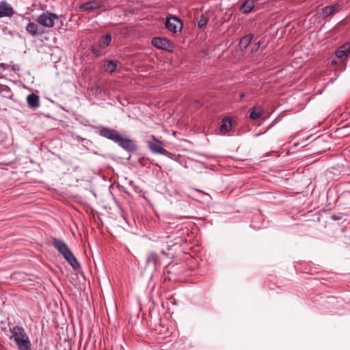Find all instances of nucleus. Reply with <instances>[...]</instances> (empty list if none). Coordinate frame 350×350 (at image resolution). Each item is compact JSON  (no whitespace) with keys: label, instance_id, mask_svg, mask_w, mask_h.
Here are the masks:
<instances>
[{"label":"nucleus","instance_id":"obj_12","mask_svg":"<svg viewBox=\"0 0 350 350\" xmlns=\"http://www.w3.org/2000/svg\"><path fill=\"white\" fill-rule=\"evenodd\" d=\"M148 147L153 153L163 155H166L167 153V151L165 149H164L162 143L160 142H149Z\"/></svg>","mask_w":350,"mask_h":350},{"label":"nucleus","instance_id":"obj_7","mask_svg":"<svg viewBox=\"0 0 350 350\" xmlns=\"http://www.w3.org/2000/svg\"><path fill=\"white\" fill-rule=\"evenodd\" d=\"M14 14L12 6L6 1H0V18L12 17Z\"/></svg>","mask_w":350,"mask_h":350},{"label":"nucleus","instance_id":"obj_20","mask_svg":"<svg viewBox=\"0 0 350 350\" xmlns=\"http://www.w3.org/2000/svg\"><path fill=\"white\" fill-rule=\"evenodd\" d=\"M104 68L105 71L109 72L110 73L116 71L117 68V64L116 62L113 60L107 61L104 63Z\"/></svg>","mask_w":350,"mask_h":350},{"label":"nucleus","instance_id":"obj_19","mask_svg":"<svg viewBox=\"0 0 350 350\" xmlns=\"http://www.w3.org/2000/svg\"><path fill=\"white\" fill-rule=\"evenodd\" d=\"M158 261V256L154 252L150 253L146 258V263L149 265H152L154 269L156 268Z\"/></svg>","mask_w":350,"mask_h":350},{"label":"nucleus","instance_id":"obj_18","mask_svg":"<svg viewBox=\"0 0 350 350\" xmlns=\"http://www.w3.org/2000/svg\"><path fill=\"white\" fill-rule=\"evenodd\" d=\"M254 5V1L253 0H246L242 5L241 10L244 13H249L253 10Z\"/></svg>","mask_w":350,"mask_h":350},{"label":"nucleus","instance_id":"obj_27","mask_svg":"<svg viewBox=\"0 0 350 350\" xmlns=\"http://www.w3.org/2000/svg\"><path fill=\"white\" fill-rule=\"evenodd\" d=\"M243 96H244L243 93H241V95H240L241 98H243Z\"/></svg>","mask_w":350,"mask_h":350},{"label":"nucleus","instance_id":"obj_10","mask_svg":"<svg viewBox=\"0 0 350 350\" xmlns=\"http://www.w3.org/2000/svg\"><path fill=\"white\" fill-rule=\"evenodd\" d=\"M28 19V24L26 26V31L27 33L32 36V37H36L37 36L43 33V31H41L39 28L38 25L31 21L29 18Z\"/></svg>","mask_w":350,"mask_h":350},{"label":"nucleus","instance_id":"obj_24","mask_svg":"<svg viewBox=\"0 0 350 350\" xmlns=\"http://www.w3.org/2000/svg\"><path fill=\"white\" fill-rule=\"evenodd\" d=\"M260 47V42L255 43L252 46V52H257L259 50Z\"/></svg>","mask_w":350,"mask_h":350},{"label":"nucleus","instance_id":"obj_6","mask_svg":"<svg viewBox=\"0 0 350 350\" xmlns=\"http://www.w3.org/2000/svg\"><path fill=\"white\" fill-rule=\"evenodd\" d=\"M165 26L168 30L176 33L181 30L182 23L177 17L171 16L167 18Z\"/></svg>","mask_w":350,"mask_h":350},{"label":"nucleus","instance_id":"obj_22","mask_svg":"<svg viewBox=\"0 0 350 350\" xmlns=\"http://www.w3.org/2000/svg\"><path fill=\"white\" fill-rule=\"evenodd\" d=\"M207 23H208V19L204 16H202L198 23V27L202 28L207 24Z\"/></svg>","mask_w":350,"mask_h":350},{"label":"nucleus","instance_id":"obj_5","mask_svg":"<svg viewBox=\"0 0 350 350\" xmlns=\"http://www.w3.org/2000/svg\"><path fill=\"white\" fill-rule=\"evenodd\" d=\"M99 135L114 142L115 143L120 139L121 135V134L116 130L108 127L102 128L99 131Z\"/></svg>","mask_w":350,"mask_h":350},{"label":"nucleus","instance_id":"obj_23","mask_svg":"<svg viewBox=\"0 0 350 350\" xmlns=\"http://www.w3.org/2000/svg\"><path fill=\"white\" fill-rule=\"evenodd\" d=\"M129 184L131 187H132L134 189V191L136 192V193H138L140 191L139 190V187H137V185H135V182L133 180H129Z\"/></svg>","mask_w":350,"mask_h":350},{"label":"nucleus","instance_id":"obj_1","mask_svg":"<svg viewBox=\"0 0 350 350\" xmlns=\"http://www.w3.org/2000/svg\"><path fill=\"white\" fill-rule=\"evenodd\" d=\"M10 331L18 350H31V342L24 327L15 325L10 327Z\"/></svg>","mask_w":350,"mask_h":350},{"label":"nucleus","instance_id":"obj_8","mask_svg":"<svg viewBox=\"0 0 350 350\" xmlns=\"http://www.w3.org/2000/svg\"><path fill=\"white\" fill-rule=\"evenodd\" d=\"M335 55L337 58L342 59L350 55V42H347L340 46L335 51Z\"/></svg>","mask_w":350,"mask_h":350},{"label":"nucleus","instance_id":"obj_17","mask_svg":"<svg viewBox=\"0 0 350 350\" xmlns=\"http://www.w3.org/2000/svg\"><path fill=\"white\" fill-rule=\"evenodd\" d=\"M253 37V34L249 33L241 38L239 41L240 48L242 49L243 50L245 49L252 42Z\"/></svg>","mask_w":350,"mask_h":350},{"label":"nucleus","instance_id":"obj_14","mask_svg":"<svg viewBox=\"0 0 350 350\" xmlns=\"http://www.w3.org/2000/svg\"><path fill=\"white\" fill-rule=\"evenodd\" d=\"M27 102L29 107L31 109H37L40 106L39 96L34 93L27 96Z\"/></svg>","mask_w":350,"mask_h":350},{"label":"nucleus","instance_id":"obj_15","mask_svg":"<svg viewBox=\"0 0 350 350\" xmlns=\"http://www.w3.org/2000/svg\"><path fill=\"white\" fill-rule=\"evenodd\" d=\"M232 120L230 118H225L221 121L219 126V132L221 134H226L232 129Z\"/></svg>","mask_w":350,"mask_h":350},{"label":"nucleus","instance_id":"obj_13","mask_svg":"<svg viewBox=\"0 0 350 350\" xmlns=\"http://www.w3.org/2000/svg\"><path fill=\"white\" fill-rule=\"evenodd\" d=\"M120 146L127 150H133L135 148L134 142L131 139L124 138L122 135L120 139L116 142Z\"/></svg>","mask_w":350,"mask_h":350},{"label":"nucleus","instance_id":"obj_9","mask_svg":"<svg viewBox=\"0 0 350 350\" xmlns=\"http://www.w3.org/2000/svg\"><path fill=\"white\" fill-rule=\"evenodd\" d=\"M103 5L102 1L96 0V1H91L87 3H85L79 6L80 10L84 11H94L96 10L99 8H101Z\"/></svg>","mask_w":350,"mask_h":350},{"label":"nucleus","instance_id":"obj_21","mask_svg":"<svg viewBox=\"0 0 350 350\" xmlns=\"http://www.w3.org/2000/svg\"><path fill=\"white\" fill-rule=\"evenodd\" d=\"M262 114V109L259 107H254L250 113V118L252 120H256Z\"/></svg>","mask_w":350,"mask_h":350},{"label":"nucleus","instance_id":"obj_2","mask_svg":"<svg viewBox=\"0 0 350 350\" xmlns=\"http://www.w3.org/2000/svg\"><path fill=\"white\" fill-rule=\"evenodd\" d=\"M52 244L59 253L62 255L64 259L70 264V265L72 267V268L77 269L80 267V264L78 260L75 257L67 244L63 240L53 238L52 239Z\"/></svg>","mask_w":350,"mask_h":350},{"label":"nucleus","instance_id":"obj_16","mask_svg":"<svg viewBox=\"0 0 350 350\" xmlns=\"http://www.w3.org/2000/svg\"><path fill=\"white\" fill-rule=\"evenodd\" d=\"M111 42V36L110 33H107L100 37L98 46L100 49H105L108 46Z\"/></svg>","mask_w":350,"mask_h":350},{"label":"nucleus","instance_id":"obj_25","mask_svg":"<svg viewBox=\"0 0 350 350\" xmlns=\"http://www.w3.org/2000/svg\"><path fill=\"white\" fill-rule=\"evenodd\" d=\"M331 218H332L333 220H334V221L339 220V219H340V217H338V216H337V215H332L331 216Z\"/></svg>","mask_w":350,"mask_h":350},{"label":"nucleus","instance_id":"obj_3","mask_svg":"<svg viewBox=\"0 0 350 350\" xmlns=\"http://www.w3.org/2000/svg\"><path fill=\"white\" fill-rule=\"evenodd\" d=\"M151 43L156 48L168 52H172L174 49L173 43L166 38L155 37L152 38Z\"/></svg>","mask_w":350,"mask_h":350},{"label":"nucleus","instance_id":"obj_4","mask_svg":"<svg viewBox=\"0 0 350 350\" xmlns=\"http://www.w3.org/2000/svg\"><path fill=\"white\" fill-rule=\"evenodd\" d=\"M57 18L55 14L44 12L38 17L37 22L43 27H52L54 26V21Z\"/></svg>","mask_w":350,"mask_h":350},{"label":"nucleus","instance_id":"obj_26","mask_svg":"<svg viewBox=\"0 0 350 350\" xmlns=\"http://www.w3.org/2000/svg\"><path fill=\"white\" fill-rule=\"evenodd\" d=\"M92 52H93L94 53H99V50H98V49H95V48H94V47H93V48H92Z\"/></svg>","mask_w":350,"mask_h":350},{"label":"nucleus","instance_id":"obj_11","mask_svg":"<svg viewBox=\"0 0 350 350\" xmlns=\"http://www.w3.org/2000/svg\"><path fill=\"white\" fill-rule=\"evenodd\" d=\"M341 9L339 3H334L331 5L326 6L322 9L323 16L326 18L334 15L338 12Z\"/></svg>","mask_w":350,"mask_h":350}]
</instances>
